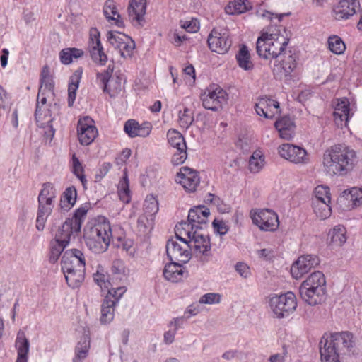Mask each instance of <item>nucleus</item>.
<instances>
[{"instance_id": "obj_1", "label": "nucleus", "mask_w": 362, "mask_h": 362, "mask_svg": "<svg viewBox=\"0 0 362 362\" xmlns=\"http://www.w3.org/2000/svg\"><path fill=\"white\" fill-rule=\"evenodd\" d=\"M358 162L356 151L345 144H335L323 154V166L331 175L343 176L351 172Z\"/></svg>"}, {"instance_id": "obj_2", "label": "nucleus", "mask_w": 362, "mask_h": 362, "mask_svg": "<svg viewBox=\"0 0 362 362\" xmlns=\"http://www.w3.org/2000/svg\"><path fill=\"white\" fill-rule=\"evenodd\" d=\"M87 247L95 254L105 252L112 238L110 224L105 216H98L87 223L83 230Z\"/></svg>"}, {"instance_id": "obj_3", "label": "nucleus", "mask_w": 362, "mask_h": 362, "mask_svg": "<svg viewBox=\"0 0 362 362\" xmlns=\"http://www.w3.org/2000/svg\"><path fill=\"white\" fill-rule=\"evenodd\" d=\"M353 344V335L349 332L323 335L319 343L321 361L340 362V355L349 351Z\"/></svg>"}, {"instance_id": "obj_4", "label": "nucleus", "mask_w": 362, "mask_h": 362, "mask_svg": "<svg viewBox=\"0 0 362 362\" xmlns=\"http://www.w3.org/2000/svg\"><path fill=\"white\" fill-rule=\"evenodd\" d=\"M289 39L280 35L276 27L271 26L263 30L256 42V50L259 57L265 59H276L286 53Z\"/></svg>"}, {"instance_id": "obj_5", "label": "nucleus", "mask_w": 362, "mask_h": 362, "mask_svg": "<svg viewBox=\"0 0 362 362\" xmlns=\"http://www.w3.org/2000/svg\"><path fill=\"white\" fill-rule=\"evenodd\" d=\"M88 205L87 204L81 206L75 210L72 217L67 218L64 223L57 230L54 239L65 245H69L71 237L81 231V225L85 221Z\"/></svg>"}, {"instance_id": "obj_6", "label": "nucleus", "mask_w": 362, "mask_h": 362, "mask_svg": "<svg viewBox=\"0 0 362 362\" xmlns=\"http://www.w3.org/2000/svg\"><path fill=\"white\" fill-rule=\"evenodd\" d=\"M269 306L274 317L278 319L287 317L296 309V297L293 292L276 295L270 298Z\"/></svg>"}, {"instance_id": "obj_7", "label": "nucleus", "mask_w": 362, "mask_h": 362, "mask_svg": "<svg viewBox=\"0 0 362 362\" xmlns=\"http://www.w3.org/2000/svg\"><path fill=\"white\" fill-rule=\"evenodd\" d=\"M186 234L189 239L190 252L194 251L197 255H202L200 261L203 263L207 262L211 256V243L208 234L200 230H186Z\"/></svg>"}, {"instance_id": "obj_8", "label": "nucleus", "mask_w": 362, "mask_h": 362, "mask_svg": "<svg viewBox=\"0 0 362 362\" xmlns=\"http://www.w3.org/2000/svg\"><path fill=\"white\" fill-rule=\"evenodd\" d=\"M227 99L226 92L219 86L215 84L209 86L201 95L203 107L212 111L221 109Z\"/></svg>"}, {"instance_id": "obj_9", "label": "nucleus", "mask_w": 362, "mask_h": 362, "mask_svg": "<svg viewBox=\"0 0 362 362\" xmlns=\"http://www.w3.org/2000/svg\"><path fill=\"white\" fill-rule=\"evenodd\" d=\"M315 199L313 201V209L317 216L325 219L330 216L332 209L329 188L324 185H318L315 188Z\"/></svg>"}, {"instance_id": "obj_10", "label": "nucleus", "mask_w": 362, "mask_h": 362, "mask_svg": "<svg viewBox=\"0 0 362 362\" xmlns=\"http://www.w3.org/2000/svg\"><path fill=\"white\" fill-rule=\"evenodd\" d=\"M210 214L209 209L204 205L194 206L188 212L187 222L180 223L184 226V230H203L207 226L208 217Z\"/></svg>"}, {"instance_id": "obj_11", "label": "nucleus", "mask_w": 362, "mask_h": 362, "mask_svg": "<svg viewBox=\"0 0 362 362\" xmlns=\"http://www.w3.org/2000/svg\"><path fill=\"white\" fill-rule=\"evenodd\" d=\"M108 42L119 49L124 58H131L135 49L134 41L128 35L117 31H109L107 34Z\"/></svg>"}, {"instance_id": "obj_12", "label": "nucleus", "mask_w": 362, "mask_h": 362, "mask_svg": "<svg viewBox=\"0 0 362 362\" xmlns=\"http://www.w3.org/2000/svg\"><path fill=\"white\" fill-rule=\"evenodd\" d=\"M252 223L261 230L275 231L279 226L278 215L271 209H261L250 214Z\"/></svg>"}, {"instance_id": "obj_13", "label": "nucleus", "mask_w": 362, "mask_h": 362, "mask_svg": "<svg viewBox=\"0 0 362 362\" xmlns=\"http://www.w3.org/2000/svg\"><path fill=\"white\" fill-rule=\"evenodd\" d=\"M278 153L281 157L295 164L306 165L310 161L307 151L296 145L284 144L279 146Z\"/></svg>"}, {"instance_id": "obj_14", "label": "nucleus", "mask_w": 362, "mask_h": 362, "mask_svg": "<svg viewBox=\"0 0 362 362\" xmlns=\"http://www.w3.org/2000/svg\"><path fill=\"white\" fill-rule=\"evenodd\" d=\"M77 133L78 141L83 146L93 143L98 134L94 120L88 116L79 119L77 124Z\"/></svg>"}, {"instance_id": "obj_15", "label": "nucleus", "mask_w": 362, "mask_h": 362, "mask_svg": "<svg viewBox=\"0 0 362 362\" xmlns=\"http://www.w3.org/2000/svg\"><path fill=\"white\" fill-rule=\"evenodd\" d=\"M165 250L170 261L187 263L191 258L190 246L182 245L173 238L169 239L165 245Z\"/></svg>"}, {"instance_id": "obj_16", "label": "nucleus", "mask_w": 362, "mask_h": 362, "mask_svg": "<svg viewBox=\"0 0 362 362\" xmlns=\"http://www.w3.org/2000/svg\"><path fill=\"white\" fill-rule=\"evenodd\" d=\"M88 49L90 57L94 62L101 66L105 64L107 57L103 51L100 32L94 28L90 30Z\"/></svg>"}, {"instance_id": "obj_17", "label": "nucleus", "mask_w": 362, "mask_h": 362, "mask_svg": "<svg viewBox=\"0 0 362 362\" xmlns=\"http://www.w3.org/2000/svg\"><path fill=\"white\" fill-rule=\"evenodd\" d=\"M88 49L90 57L94 62L101 66L105 64L107 57L103 51L100 32L94 28L90 30Z\"/></svg>"}, {"instance_id": "obj_18", "label": "nucleus", "mask_w": 362, "mask_h": 362, "mask_svg": "<svg viewBox=\"0 0 362 362\" xmlns=\"http://www.w3.org/2000/svg\"><path fill=\"white\" fill-rule=\"evenodd\" d=\"M319 257L315 255H303L294 262L291 268L292 276L296 279H300L311 269L319 265Z\"/></svg>"}, {"instance_id": "obj_19", "label": "nucleus", "mask_w": 362, "mask_h": 362, "mask_svg": "<svg viewBox=\"0 0 362 362\" xmlns=\"http://www.w3.org/2000/svg\"><path fill=\"white\" fill-rule=\"evenodd\" d=\"M61 267L62 271L86 268L84 254L78 249L66 250L62 255Z\"/></svg>"}, {"instance_id": "obj_20", "label": "nucleus", "mask_w": 362, "mask_h": 362, "mask_svg": "<svg viewBox=\"0 0 362 362\" xmlns=\"http://www.w3.org/2000/svg\"><path fill=\"white\" fill-rule=\"evenodd\" d=\"M299 293L303 300L308 305H316L325 300L326 287L301 284L299 287Z\"/></svg>"}, {"instance_id": "obj_21", "label": "nucleus", "mask_w": 362, "mask_h": 362, "mask_svg": "<svg viewBox=\"0 0 362 362\" xmlns=\"http://www.w3.org/2000/svg\"><path fill=\"white\" fill-rule=\"evenodd\" d=\"M207 42L212 52L221 54L226 53L231 46V40L228 33L226 32L221 33L215 29L211 30Z\"/></svg>"}, {"instance_id": "obj_22", "label": "nucleus", "mask_w": 362, "mask_h": 362, "mask_svg": "<svg viewBox=\"0 0 362 362\" xmlns=\"http://www.w3.org/2000/svg\"><path fill=\"white\" fill-rule=\"evenodd\" d=\"M361 7L359 0H340L332 10L336 20H346L354 16Z\"/></svg>"}, {"instance_id": "obj_23", "label": "nucleus", "mask_w": 362, "mask_h": 362, "mask_svg": "<svg viewBox=\"0 0 362 362\" xmlns=\"http://www.w3.org/2000/svg\"><path fill=\"white\" fill-rule=\"evenodd\" d=\"M255 110L258 115L272 119L279 112V103L267 97L260 98L255 105Z\"/></svg>"}, {"instance_id": "obj_24", "label": "nucleus", "mask_w": 362, "mask_h": 362, "mask_svg": "<svg viewBox=\"0 0 362 362\" xmlns=\"http://www.w3.org/2000/svg\"><path fill=\"white\" fill-rule=\"evenodd\" d=\"M146 10V0H130L128 6L129 20L134 25H141Z\"/></svg>"}, {"instance_id": "obj_25", "label": "nucleus", "mask_w": 362, "mask_h": 362, "mask_svg": "<svg viewBox=\"0 0 362 362\" xmlns=\"http://www.w3.org/2000/svg\"><path fill=\"white\" fill-rule=\"evenodd\" d=\"M333 116L334 122L338 126L342 125L343 122H344L345 124L347 123L351 115L350 103L346 98L336 100Z\"/></svg>"}, {"instance_id": "obj_26", "label": "nucleus", "mask_w": 362, "mask_h": 362, "mask_svg": "<svg viewBox=\"0 0 362 362\" xmlns=\"http://www.w3.org/2000/svg\"><path fill=\"white\" fill-rule=\"evenodd\" d=\"M180 262L170 261L165 265L163 271V277L171 282H178L184 276L185 269Z\"/></svg>"}, {"instance_id": "obj_27", "label": "nucleus", "mask_w": 362, "mask_h": 362, "mask_svg": "<svg viewBox=\"0 0 362 362\" xmlns=\"http://www.w3.org/2000/svg\"><path fill=\"white\" fill-rule=\"evenodd\" d=\"M275 127L281 138L290 140L294 136L295 124L289 116H284L275 122Z\"/></svg>"}, {"instance_id": "obj_28", "label": "nucleus", "mask_w": 362, "mask_h": 362, "mask_svg": "<svg viewBox=\"0 0 362 362\" xmlns=\"http://www.w3.org/2000/svg\"><path fill=\"white\" fill-rule=\"evenodd\" d=\"M54 208L52 200L48 199L45 202H38L36 218V228L39 231L44 230L47 218L50 216Z\"/></svg>"}, {"instance_id": "obj_29", "label": "nucleus", "mask_w": 362, "mask_h": 362, "mask_svg": "<svg viewBox=\"0 0 362 362\" xmlns=\"http://www.w3.org/2000/svg\"><path fill=\"white\" fill-rule=\"evenodd\" d=\"M15 347L17 350L16 362H28V353L30 349V342L23 331H19L17 334Z\"/></svg>"}, {"instance_id": "obj_30", "label": "nucleus", "mask_w": 362, "mask_h": 362, "mask_svg": "<svg viewBox=\"0 0 362 362\" xmlns=\"http://www.w3.org/2000/svg\"><path fill=\"white\" fill-rule=\"evenodd\" d=\"M90 339L88 334H83L77 342L74 349V356L72 362H83L89 354Z\"/></svg>"}, {"instance_id": "obj_31", "label": "nucleus", "mask_w": 362, "mask_h": 362, "mask_svg": "<svg viewBox=\"0 0 362 362\" xmlns=\"http://www.w3.org/2000/svg\"><path fill=\"white\" fill-rule=\"evenodd\" d=\"M110 296H106L101 305V316L100 318L102 324L110 323L115 316V307L117 300L110 299Z\"/></svg>"}, {"instance_id": "obj_32", "label": "nucleus", "mask_w": 362, "mask_h": 362, "mask_svg": "<svg viewBox=\"0 0 362 362\" xmlns=\"http://www.w3.org/2000/svg\"><path fill=\"white\" fill-rule=\"evenodd\" d=\"M103 14L107 21H114L115 24L119 28L124 27V22L117 11L115 2L113 0L105 1L103 6Z\"/></svg>"}, {"instance_id": "obj_33", "label": "nucleus", "mask_w": 362, "mask_h": 362, "mask_svg": "<svg viewBox=\"0 0 362 362\" xmlns=\"http://www.w3.org/2000/svg\"><path fill=\"white\" fill-rule=\"evenodd\" d=\"M82 69H78L70 76L68 86V105L73 106L76 100V91L81 79Z\"/></svg>"}, {"instance_id": "obj_34", "label": "nucleus", "mask_w": 362, "mask_h": 362, "mask_svg": "<svg viewBox=\"0 0 362 362\" xmlns=\"http://www.w3.org/2000/svg\"><path fill=\"white\" fill-rule=\"evenodd\" d=\"M113 72V67L108 66L106 70L102 72H98L96 74V82L103 89L104 93H108L110 95H112L114 90L111 88L110 83L112 81H110L112 74Z\"/></svg>"}, {"instance_id": "obj_35", "label": "nucleus", "mask_w": 362, "mask_h": 362, "mask_svg": "<svg viewBox=\"0 0 362 362\" xmlns=\"http://www.w3.org/2000/svg\"><path fill=\"white\" fill-rule=\"evenodd\" d=\"M85 271L84 269H71L70 271H62L64 276L66 278V281L69 287L72 288H78L82 282L84 281L85 278Z\"/></svg>"}, {"instance_id": "obj_36", "label": "nucleus", "mask_w": 362, "mask_h": 362, "mask_svg": "<svg viewBox=\"0 0 362 362\" xmlns=\"http://www.w3.org/2000/svg\"><path fill=\"white\" fill-rule=\"evenodd\" d=\"M77 197V192L74 186L66 188L60 199V208L64 211H68L72 208L76 202Z\"/></svg>"}, {"instance_id": "obj_37", "label": "nucleus", "mask_w": 362, "mask_h": 362, "mask_svg": "<svg viewBox=\"0 0 362 362\" xmlns=\"http://www.w3.org/2000/svg\"><path fill=\"white\" fill-rule=\"evenodd\" d=\"M54 82L49 75L47 66H44L40 75V86L39 88V97L46 93L54 95Z\"/></svg>"}, {"instance_id": "obj_38", "label": "nucleus", "mask_w": 362, "mask_h": 362, "mask_svg": "<svg viewBox=\"0 0 362 362\" xmlns=\"http://www.w3.org/2000/svg\"><path fill=\"white\" fill-rule=\"evenodd\" d=\"M346 228L341 225L334 226L328 233L329 244L341 246L346 241Z\"/></svg>"}, {"instance_id": "obj_39", "label": "nucleus", "mask_w": 362, "mask_h": 362, "mask_svg": "<svg viewBox=\"0 0 362 362\" xmlns=\"http://www.w3.org/2000/svg\"><path fill=\"white\" fill-rule=\"evenodd\" d=\"M167 137L170 145L176 150H187L185 138L178 131L175 129L168 130Z\"/></svg>"}, {"instance_id": "obj_40", "label": "nucleus", "mask_w": 362, "mask_h": 362, "mask_svg": "<svg viewBox=\"0 0 362 362\" xmlns=\"http://www.w3.org/2000/svg\"><path fill=\"white\" fill-rule=\"evenodd\" d=\"M282 57L283 59H281L279 69H281V72H282L285 76H289L296 68V57L291 53H285Z\"/></svg>"}, {"instance_id": "obj_41", "label": "nucleus", "mask_w": 362, "mask_h": 362, "mask_svg": "<svg viewBox=\"0 0 362 362\" xmlns=\"http://www.w3.org/2000/svg\"><path fill=\"white\" fill-rule=\"evenodd\" d=\"M236 59L240 67L244 70H250L253 64L250 60V54L246 45H242L236 54Z\"/></svg>"}, {"instance_id": "obj_42", "label": "nucleus", "mask_w": 362, "mask_h": 362, "mask_svg": "<svg viewBox=\"0 0 362 362\" xmlns=\"http://www.w3.org/2000/svg\"><path fill=\"white\" fill-rule=\"evenodd\" d=\"M154 220L155 218L144 214L139 216L137 220V228L141 235H146L151 232L154 226Z\"/></svg>"}, {"instance_id": "obj_43", "label": "nucleus", "mask_w": 362, "mask_h": 362, "mask_svg": "<svg viewBox=\"0 0 362 362\" xmlns=\"http://www.w3.org/2000/svg\"><path fill=\"white\" fill-rule=\"evenodd\" d=\"M52 110H58V106L57 103H54V105H49V107L47 108V106L43 107L42 108V112L43 113L42 119H39L37 122H39L40 120L43 121L45 120V122H47L49 125V132H47L46 134H47V136H50L51 138H52L54 135V129L53 127L50 124V123L52 122Z\"/></svg>"}, {"instance_id": "obj_44", "label": "nucleus", "mask_w": 362, "mask_h": 362, "mask_svg": "<svg viewBox=\"0 0 362 362\" xmlns=\"http://www.w3.org/2000/svg\"><path fill=\"white\" fill-rule=\"evenodd\" d=\"M117 189L120 200L124 203H129L130 201V190L129 187V179L127 173H124V176L119 181Z\"/></svg>"}, {"instance_id": "obj_45", "label": "nucleus", "mask_w": 362, "mask_h": 362, "mask_svg": "<svg viewBox=\"0 0 362 362\" xmlns=\"http://www.w3.org/2000/svg\"><path fill=\"white\" fill-rule=\"evenodd\" d=\"M158 211V203L157 199L152 195L147 196L144 204V214L148 216L155 218Z\"/></svg>"}, {"instance_id": "obj_46", "label": "nucleus", "mask_w": 362, "mask_h": 362, "mask_svg": "<svg viewBox=\"0 0 362 362\" xmlns=\"http://www.w3.org/2000/svg\"><path fill=\"white\" fill-rule=\"evenodd\" d=\"M328 47L335 54H341L346 49L345 43L341 37L337 35H332L328 38Z\"/></svg>"}, {"instance_id": "obj_47", "label": "nucleus", "mask_w": 362, "mask_h": 362, "mask_svg": "<svg viewBox=\"0 0 362 362\" xmlns=\"http://www.w3.org/2000/svg\"><path fill=\"white\" fill-rule=\"evenodd\" d=\"M301 284L316 287H326L325 277L322 272L319 271L314 272Z\"/></svg>"}, {"instance_id": "obj_48", "label": "nucleus", "mask_w": 362, "mask_h": 362, "mask_svg": "<svg viewBox=\"0 0 362 362\" xmlns=\"http://www.w3.org/2000/svg\"><path fill=\"white\" fill-rule=\"evenodd\" d=\"M72 173L81 182L83 187L86 188L87 180L84 175V168L75 153L72 156Z\"/></svg>"}, {"instance_id": "obj_49", "label": "nucleus", "mask_w": 362, "mask_h": 362, "mask_svg": "<svg viewBox=\"0 0 362 362\" xmlns=\"http://www.w3.org/2000/svg\"><path fill=\"white\" fill-rule=\"evenodd\" d=\"M178 121L181 128L187 129L194 122L193 112L188 107H185L183 111L180 110Z\"/></svg>"}, {"instance_id": "obj_50", "label": "nucleus", "mask_w": 362, "mask_h": 362, "mask_svg": "<svg viewBox=\"0 0 362 362\" xmlns=\"http://www.w3.org/2000/svg\"><path fill=\"white\" fill-rule=\"evenodd\" d=\"M67 245L64 243L57 241L56 239L52 241L50 243L49 262L52 264L55 263Z\"/></svg>"}, {"instance_id": "obj_51", "label": "nucleus", "mask_w": 362, "mask_h": 362, "mask_svg": "<svg viewBox=\"0 0 362 362\" xmlns=\"http://www.w3.org/2000/svg\"><path fill=\"white\" fill-rule=\"evenodd\" d=\"M55 197V190L51 182H45L42 185V189L38 195L37 202H45L48 199H50L52 200V203H53Z\"/></svg>"}, {"instance_id": "obj_52", "label": "nucleus", "mask_w": 362, "mask_h": 362, "mask_svg": "<svg viewBox=\"0 0 362 362\" xmlns=\"http://www.w3.org/2000/svg\"><path fill=\"white\" fill-rule=\"evenodd\" d=\"M247 10L245 1L242 0L233 1L225 7V11L229 15L240 14L245 12Z\"/></svg>"}, {"instance_id": "obj_53", "label": "nucleus", "mask_w": 362, "mask_h": 362, "mask_svg": "<svg viewBox=\"0 0 362 362\" xmlns=\"http://www.w3.org/2000/svg\"><path fill=\"white\" fill-rule=\"evenodd\" d=\"M176 182L182 185L187 191L193 192L199 185L200 178L199 175H197L183 180H176Z\"/></svg>"}, {"instance_id": "obj_54", "label": "nucleus", "mask_w": 362, "mask_h": 362, "mask_svg": "<svg viewBox=\"0 0 362 362\" xmlns=\"http://www.w3.org/2000/svg\"><path fill=\"white\" fill-rule=\"evenodd\" d=\"M94 281L103 289L108 288L109 286H112L110 281L109 275L104 273L103 269H98L97 272L93 274Z\"/></svg>"}, {"instance_id": "obj_55", "label": "nucleus", "mask_w": 362, "mask_h": 362, "mask_svg": "<svg viewBox=\"0 0 362 362\" xmlns=\"http://www.w3.org/2000/svg\"><path fill=\"white\" fill-rule=\"evenodd\" d=\"M264 158L255 152L249 160V169L253 173H258L264 165Z\"/></svg>"}, {"instance_id": "obj_56", "label": "nucleus", "mask_w": 362, "mask_h": 362, "mask_svg": "<svg viewBox=\"0 0 362 362\" xmlns=\"http://www.w3.org/2000/svg\"><path fill=\"white\" fill-rule=\"evenodd\" d=\"M349 202L353 206H358L362 204V189L356 187L349 191Z\"/></svg>"}, {"instance_id": "obj_57", "label": "nucleus", "mask_w": 362, "mask_h": 362, "mask_svg": "<svg viewBox=\"0 0 362 362\" xmlns=\"http://www.w3.org/2000/svg\"><path fill=\"white\" fill-rule=\"evenodd\" d=\"M49 95H47V93H46L45 95H40V97H39V93L37 94L36 108L35 112V117L36 121H38L39 119H42L43 115V113L42 112V108L43 107L47 106V98L49 97Z\"/></svg>"}, {"instance_id": "obj_58", "label": "nucleus", "mask_w": 362, "mask_h": 362, "mask_svg": "<svg viewBox=\"0 0 362 362\" xmlns=\"http://www.w3.org/2000/svg\"><path fill=\"white\" fill-rule=\"evenodd\" d=\"M139 124L134 119L127 120L124 126V132L129 137L134 138L136 136L137 131L139 130Z\"/></svg>"}, {"instance_id": "obj_59", "label": "nucleus", "mask_w": 362, "mask_h": 362, "mask_svg": "<svg viewBox=\"0 0 362 362\" xmlns=\"http://www.w3.org/2000/svg\"><path fill=\"white\" fill-rule=\"evenodd\" d=\"M111 271L113 275H117L119 279L124 276L125 266L124 262L120 259L113 261Z\"/></svg>"}, {"instance_id": "obj_60", "label": "nucleus", "mask_w": 362, "mask_h": 362, "mask_svg": "<svg viewBox=\"0 0 362 362\" xmlns=\"http://www.w3.org/2000/svg\"><path fill=\"white\" fill-rule=\"evenodd\" d=\"M221 301V296L218 293H208L203 295L200 299L199 303L202 304H216Z\"/></svg>"}, {"instance_id": "obj_61", "label": "nucleus", "mask_w": 362, "mask_h": 362, "mask_svg": "<svg viewBox=\"0 0 362 362\" xmlns=\"http://www.w3.org/2000/svg\"><path fill=\"white\" fill-rule=\"evenodd\" d=\"M107 289L108 290L107 296H110V299L117 300V304L118 303L119 299L122 298L123 294L127 291L125 286H119L115 288L109 286V288Z\"/></svg>"}, {"instance_id": "obj_62", "label": "nucleus", "mask_w": 362, "mask_h": 362, "mask_svg": "<svg viewBox=\"0 0 362 362\" xmlns=\"http://www.w3.org/2000/svg\"><path fill=\"white\" fill-rule=\"evenodd\" d=\"M212 226L214 231L220 235L226 234L229 230V227L223 220L214 219L212 222Z\"/></svg>"}, {"instance_id": "obj_63", "label": "nucleus", "mask_w": 362, "mask_h": 362, "mask_svg": "<svg viewBox=\"0 0 362 362\" xmlns=\"http://www.w3.org/2000/svg\"><path fill=\"white\" fill-rule=\"evenodd\" d=\"M187 150H177L172 156L171 163L174 165L182 164L187 159Z\"/></svg>"}, {"instance_id": "obj_64", "label": "nucleus", "mask_w": 362, "mask_h": 362, "mask_svg": "<svg viewBox=\"0 0 362 362\" xmlns=\"http://www.w3.org/2000/svg\"><path fill=\"white\" fill-rule=\"evenodd\" d=\"M181 26L189 33H196L199 29V22L197 19L192 18L183 22Z\"/></svg>"}]
</instances>
